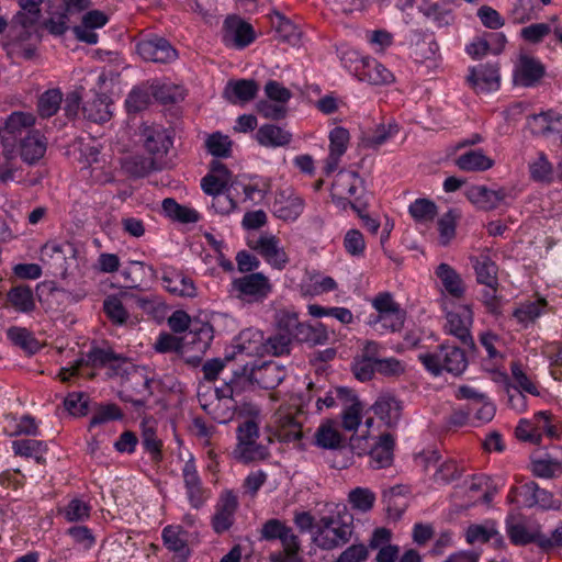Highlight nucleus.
<instances>
[{
    "instance_id": "21",
    "label": "nucleus",
    "mask_w": 562,
    "mask_h": 562,
    "mask_svg": "<svg viewBox=\"0 0 562 562\" xmlns=\"http://www.w3.org/2000/svg\"><path fill=\"white\" fill-rule=\"evenodd\" d=\"M251 248L256 250L271 267L282 270L289 262V258L280 240L273 235H261Z\"/></svg>"
},
{
    "instance_id": "55",
    "label": "nucleus",
    "mask_w": 562,
    "mask_h": 562,
    "mask_svg": "<svg viewBox=\"0 0 562 562\" xmlns=\"http://www.w3.org/2000/svg\"><path fill=\"white\" fill-rule=\"evenodd\" d=\"M123 300L120 293L119 295H109L103 302V310L106 316L112 323L117 325H123L128 318V313L122 302Z\"/></svg>"
},
{
    "instance_id": "37",
    "label": "nucleus",
    "mask_w": 562,
    "mask_h": 562,
    "mask_svg": "<svg viewBox=\"0 0 562 562\" xmlns=\"http://www.w3.org/2000/svg\"><path fill=\"white\" fill-rule=\"evenodd\" d=\"M256 138L265 147H282L290 144L292 134L274 124H265L257 131Z\"/></svg>"
},
{
    "instance_id": "12",
    "label": "nucleus",
    "mask_w": 562,
    "mask_h": 562,
    "mask_svg": "<svg viewBox=\"0 0 562 562\" xmlns=\"http://www.w3.org/2000/svg\"><path fill=\"white\" fill-rule=\"evenodd\" d=\"M35 116L32 113L13 112L5 120V125L0 130V137L4 149L14 147L25 135L32 134L35 130Z\"/></svg>"
},
{
    "instance_id": "29",
    "label": "nucleus",
    "mask_w": 562,
    "mask_h": 562,
    "mask_svg": "<svg viewBox=\"0 0 562 562\" xmlns=\"http://www.w3.org/2000/svg\"><path fill=\"white\" fill-rule=\"evenodd\" d=\"M528 124L536 135L548 137L562 134V115L552 110L529 116Z\"/></svg>"
},
{
    "instance_id": "52",
    "label": "nucleus",
    "mask_w": 562,
    "mask_h": 562,
    "mask_svg": "<svg viewBox=\"0 0 562 562\" xmlns=\"http://www.w3.org/2000/svg\"><path fill=\"white\" fill-rule=\"evenodd\" d=\"M55 11L45 21L44 25L53 35H63L69 29L70 14L59 3H54Z\"/></svg>"
},
{
    "instance_id": "16",
    "label": "nucleus",
    "mask_w": 562,
    "mask_h": 562,
    "mask_svg": "<svg viewBox=\"0 0 562 562\" xmlns=\"http://www.w3.org/2000/svg\"><path fill=\"white\" fill-rule=\"evenodd\" d=\"M182 479L189 504L195 509L201 508L207 501L210 492L204 487L192 457L182 468Z\"/></svg>"
},
{
    "instance_id": "5",
    "label": "nucleus",
    "mask_w": 562,
    "mask_h": 562,
    "mask_svg": "<svg viewBox=\"0 0 562 562\" xmlns=\"http://www.w3.org/2000/svg\"><path fill=\"white\" fill-rule=\"evenodd\" d=\"M200 406L220 424L231 422L237 409H240L249 416H257L259 414V408L255 404L250 402L239 403L237 400L222 397L221 394H216L215 392L214 398H212L211 402H203V397H200Z\"/></svg>"
},
{
    "instance_id": "22",
    "label": "nucleus",
    "mask_w": 562,
    "mask_h": 562,
    "mask_svg": "<svg viewBox=\"0 0 562 562\" xmlns=\"http://www.w3.org/2000/svg\"><path fill=\"white\" fill-rule=\"evenodd\" d=\"M355 75L370 85H385L393 81L392 72L376 59L361 57L355 66Z\"/></svg>"
},
{
    "instance_id": "48",
    "label": "nucleus",
    "mask_w": 562,
    "mask_h": 562,
    "mask_svg": "<svg viewBox=\"0 0 562 562\" xmlns=\"http://www.w3.org/2000/svg\"><path fill=\"white\" fill-rule=\"evenodd\" d=\"M345 408L341 413V425L347 431H356L361 424L363 405L357 395L352 394V400L348 404H344Z\"/></svg>"
},
{
    "instance_id": "26",
    "label": "nucleus",
    "mask_w": 562,
    "mask_h": 562,
    "mask_svg": "<svg viewBox=\"0 0 562 562\" xmlns=\"http://www.w3.org/2000/svg\"><path fill=\"white\" fill-rule=\"evenodd\" d=\"M259 85L252 79L229 80L223 97L233 104L247 103L257 97Z\"/></svg>"
},
{
    "instance_id": "49",
    "label": "nucleus",
    "mask_w": 562,
    "mask_h": 562,
    "mask_svg": "<svg viewBox=\"0 0 562 562\" xmlns=\"http://www.w3.org/2000/svg\"><path fill=\"white\" fill-rule=\"evenodd\" d=\"M8 300L19 312L29 313L35 308L33 292L27 285L12 288L8 292Z\"/></svg>"
},
{
    "instance_id": "10",
    "label": "nucleus",
    "mask_w": 562,
    "mask_h": 562,
    "mask_svg": "<svg viewBox=\"0 0 562 562\" xmlns=\"http://www.w3.org/2000/svg\"><path fill=\"white\" fill-rule=\"evenodd\" d=\"M305 207L304 199L291 187L279 188L272 202V214L284 222H295Z\"/></svg>"
},
{
    "instance_id": "58",
    "label": "nucleus",
    "mask_w": 562,
    "mask_h": 562,
    "mask_svg": "<svg viewBox=\"0 0 562 562\" xmlns=\"http://www.w3.org/2000/svg\"><path fill=\"white\" fill-rule=\"evenodd\" d=\"M510 372H512L513 383L508 384V387L518 389V390H521V392H526L531 395L539 396L540 393L538 391V387L524 372L522 367L519 362L510 363Z\"/></svg>"
},
{
    "instance_id": "15",
    "label": "nucleus",
    "mask_w": 562,
    "mask_h": 562,
    "mask_svg": "<svg viewBox=\"0 0 562 562\" xmlns=\"http://www.w3.org/2000/svg\"><path fill=\"white\" fill-rule=\"evenodd\" d=\"M222 40L226 46L243 49L255 41L252 26L239 16L229 15L223 24Z\"/></svg>"
},
{
    "instance_id": "45",
    "label": "nucleus",
    "mask_w": 562,
    "mask_h": 562,
    "mask_svg": "<svg viewBox=\"0 0 562 562\" xmlns=\"http://www.w3.org/2000/svg\"><path fill=\"white\" fill-rule=\"evenodd\" d=\"M465 538L470 544H474L476 542L484 543L491 539H495L497 543H503V538L496 530L494 522L469 526L465 532Z\"/></svg>"
},
{
    "instance_id": "51",
    "label": "nucleus",
    "mask_w": 562,
    "mask_h": 562,
    "mask_svg": "<svg viewBox=\"0 0 562 562\" xmlns=\"http://www.w3.org/2000/svg\"><path fill=\"white\" fill-rule=\"evenodd\" d=\"M8 338L16 346L33 355L41 348L38 340L33 334L23 327H11L7 330Z\"/></svg>"
},
{
    "instance_id": "8",
    "label": "nucleus",
    "mask_w": 562,
    "mask_h": 562,
    "mask_svg": "<svg viewBox=\"0 0 562 562\" xmlns=\"http://www.w3.org/2000/svg\"><path fill=\"white\" fill-rule=\"evenodd\" d=\"M151 381L150 378L137 370L128 373L119 392L120 400L131 403L137 411L145 407L147 401L153 395Z\"/></svg>"
},
{
    "instance_id": "43",
    "label": "nucleus",
    "mask_w": 562,
    "mask_h": 562,
    "mask_svg": "<svg viewBox=\"0 0 562 562\" xmlns=\"http://www.w3.org/2000/svg\"><path fill=\"white\" fill-rule=\"evenodd\" d=\"M405 318L406 313L401 308L390 313L371 315L369 325H371L375 330L395 333L402 330Z\"/></svg>"
},
{
    "instance_id": "38",
    "label": "nucleus",
    "mask_w": 562,
    "mask_h": 562,
    "mask_svg": "<svg viewBox=\"0 0 562 562\" xmlns=\"http://www.w3.org/2000/svg\"><path fill=\"white\" fill-rule=\"evenodd\" d=\"M122 166L125 172L131 177L143 178L154 170L162 169L165 162L153 159L151 157L136 155L124 159Z\"/></svg>"
},
{
    "instance_id": "13",
    "label": "nucleus",
    "mask_w": 562,
    "mask_h": 562,
    "mask_svg": "<svg viewBox=\"0 0 562 562\" xmlns=\"http://www.w3.org/2000/svg\"><path fill=\"white\" fill-rule=\"evenodd\" d=\"M121 360L123 358L111 349L93 347L83 357L77 359L71 367L61 368L58 376L63 382H67L69 376L77 375L82 367L102 368Z\"/></svg>"
},
{
    "instance_id": "4",
    "label": "nucleus",
    "mask_w": 562,
    "mask_h": 562,
    "mask_svg": "<svg viewBox=\"0 0 562 562\" xmlns=\"http://www.w3.org/2000/svg\"><path fill=\"white\" fill-rule=\"evenodd\" d=\"M306 420L304 411L296 405L281 406L273 415L276 435L280 441L295 442L302 439Z\"/></svg>"
},
{
    "instance_id": "2",
    "label": "nucleus",
    "mask_w": 562,
    "mask_h": 562,
    "mask_svg": "<svg viewBox=\"0 0 562 562\" xmlns=\"http://www.w3.org/2000/svg\"><path fill=\"white\" fill-rule=\"evenodd\" d=\"M418 359L434 375H439L443 370L453 375H460L468 367L464 351L448 344H442L435 352L420 353Z\"/></svg>"
},
{
    "instance_id": "3",
    "label": "nucleus",
    "mask_w": 562,
    "mask_h": 562,
    "mask_svg": "<svg viewBox=\"0 0 562 562\" xmlns=\"http://www.w3.org/2000/svg\"><path fill=\"white\" fill-rule=\"evenodd\" d=\"M237 443L232 454L241 463L261 461L269 457L267 446L258 442L259 426L254 419L240 423L236 429Z\"/></svg>"
},
{
    "instance_id": "61",
    "label": "nucleus",
    "mask_w": 562,
    "mask_h": 562,
    "mask_svg": "<svg viewBox=\"0 0 562 562\" xmlns=\"http://www.w3.org/2000/svg\"><path fill=\"white\" fill-rule=\"evenodd\" d=\"M403 488L401 486H393L382 494V501L386 506L389 516L398 518L401 517L405 503L402 502Z\"/></svg>"
},
{
    "instance_id": "23",
    "label": "nucleus",
    "mask_w": 562,
    "mask_h": 562,
    "mask_svg": "<svg viewBox=\"0 0 562 562\" xmlns=\"http://www.w3.org/2000/svg\"><path fill=\"white\" fill-rule=\"evenodd\" d=\"M381 351V346L375 341H367L360 356L353 359L351 370L361 382L369 381L376 372V356Z\"/></svg>"
},
{
    "instance_id": "31",
    "label": "nucleus",
    "mask_w": 562,
    "mask_h": 562,
    "mask_svg": "<svg viewBox=\"0 0 562 562\" xmlns=\"http://www.w3.org/2000/svg\"><path fill=\"white\" fill-rule=\"evenodd\" d=\"M373 413L387 426L395 427L402 416V403L391 394H383L372 405Z\"/></svg>"
},
{
    "instance_id": "7",
    "label": "nucleus",
    "mask_w": 562,
    "mask_h": 562,
    "mask_svg": "<svg viewBox=\"0 0 562 562\" xmlns=\"http://www.w3.org/2000/svg\"><path fill=\"white\" fill-rule=\"evenodd\" d=\"M232 290L236 296L248 303L263 301L272 291L270 280L261 272H252L234 279Z\"/></svg>"
},
{
    "instance_id": "44",
    "label": "nucleus",
    "mask_w": 562,
    "mask_h": 562,
    "mask_svg": "<svg viewBox=\"0 0 562 562\" xmlns=\"http://www.w3.org/2000/svg\"><path fill=\"white\" fill-rule=\"evenodd\" d=\"M394 438L390 434H384L370 451V458L373 467L376 469L389 467L393 459Z\"/></svg>"
},
{
    "instance_id": "41",
    "label": "nucleus",
    "mask_w": 562,
    "mask_h": 562,
    "mask_svg": "<svg viewBox=\"0 0 562 562\" xmlns=\"http://www.w3.org/2000/svg\"><path fill=\"white\" fill-rule=\"evenodd\" d=\"M456 165L462 171L479 172L492 168L494 160L484 155L482 149H475L460 155L456 160Z\"/></svg>"
},
{
    "instance_id": "47",
    "label": "nucleus",
    "mask_w": 562,
    "mask_h": 562,
    "mask_svg": "<svg viewBox=\"0 0 562 562\" xmlns=\"http://www.w3.org/2000/svg\"><path fill=\"white\" fill-rule=\"evenodd\" d=\"M63 93L59 89H48L43 92L37 101V112L43 119L55 115L60 109Z\"/></svg>"
},
{
    "instance_id": "46",
    "label": "nucleus",
    "mask_w": 562,
    "mask_h": 562,
    "mask_svg": "<svg viewBox=\"0 0 562 562\" xmlns=\"http://www.w3.org/2000/svg\"><path fill=\"white\" fill-rule=\"evenodd\" d=\"M546 306L547 301L544 299L528 301L520 304L519 307L514 311L513 316L518 323L527 326L533 323L544 312Z\"/></svg>"
},
{
    "instance_id": "20",
    "label": "nucleus",
    "mask_w": 562,
    "mask_h": 562,
    "mask_svg": "<svg viewBox=\"0 0 562 562\" xmlns=\"http://www.w3.org/2000/svg\"><path fill=\"white\" fill-rule=\"evenodd\" d=\"M467 196L473 204L484 211L494 210L505 203L508 198H513L512 191L506 188L492 190L485 186L471 187Z\"/></svg>"
},
{
    "instance_id": "11",
    "label": "nucleus",
    "mask_w": 562,
    "mask_h": 562,
    "mask_svg": "<svg viewBox=\"0 0 562 562\" xmlns=\"http://www.w3.org/2000/svg\"><path fill=\"white\" fill-rule=\"evenodd\" d=\"M291 319V312L279 311L276 314V330L272 335L265 338V356L281 357L289 355L294 341L293 329H285L284 323Z\"/></svg>"
},
{
    "instance_id": "35",
    "label": "nucleus",
    "mask_w": 562,
    "mask_h": 562,
    "mask_svg": "<svg viewBox=\"0 0 562 562\" xmlns=\"http://www.w3.org/2000/svg\"><path fill=\"white\" fill-rule=\"evenodd\" d=\"M19 143L20 156L23 161L33 165L38 161L46 151V140L40 131L25 135Z\"/></svg>"
},
{
    "instance_id": "14",
    "label": "nucleus",
    "mask_w": 562,
    "mask_h": 562,
    "mask_svg": "<svg viewBox=\"0 0 562 562\" xmlns=\"http://www.w3.org/2000/svg\"><path fill=\"white\" fill-rule=\"evenodd\" d=\"M140 136L144 147L151 155V158L164 161V157L172 146V138L168 130L157 124H143Z\"/></svg>"
},
{
    "instance_id": "62",
    "label": "nucleus",
    "mask_w": 562,
    "mask_h": 562,
    "mask_svg": "<svg viewBox=\"0 0 562 562\" xmlns=\"http://www.w3.org/2000/svg\"><path fill=\"white\" fill-rule=\"evenodd\" d=\"M460 214L457 210H449L438 221V229L440 234V244L446 246L456 235L457 221Z\"/></svg>"
},
{
    "instance_id": "57",
    "label": "nucleus",
    "mask_w": 562,
    "mask_h": 562,
    "mask_svg": "<svg viewBox=\"0 0 562 562\" xmlns=\"http://www.w3.org/2000/svg\"><path fill=\"white\" fill-rule=\"evenodd\" d=\"M348 502L352 508L367 513L373 508L375 494L367 487H356L348 494Z\"/></svg>"
},
{
    "instance_id": "40",
    "label": "nucleus",
    "mask_w": 562,
    "mask_h": 562,
    "mask_svg": "<svg viewBox=\"0 0 562 562\" xmlns=\"http://www.w3.org/2000/svg\"><path fill=\"white\" fill-rule=\"evenodd\" d=\"M475 270L476 281L485 286H498L496 263L487 256L480 255L471 258Z\"/></svg>"
},
{
    "instance_id": "1",
    "label": "nucleus",
    "mask_w": 562,
    "mask_h": 562,
    "mask_svg": "<svg viewBox=\"0 0 562 562\" xmlns=\"http://www.w3.org/2000/svg\"><path fill=\"white\" fill-rule=\"evenodd\" d=\"M352 518L346 514L336 516H324L317 525L314 542L323 550H331L346 544L352 535Z\"/></svg>"
},
{
    "instance_id": "6",
    "label": "nucleus",
    "mask_w": 562,
    "mask_h": 562,
    "mask_svg": "<svg viewBox=\"0 0 562 562\" xmlns=\"http://www.w3.org/2000/svg\"><path fill=\"white\" fill-rule=\"evenodd\" d=\"M136 52L145 61L157 64H169L178 58V52L170 42L155 34L142 36L136 44Z\"/></svg>"
},
{
    "instance_id": "17",
    "label": "nucleus",
    "mask_w": 562,
    "mask_h": 562,
    "mask_svg": "<svg viewBox=\"0 0 562 562\" xmlns=\"http://www.w3.org/2000/svg\"><path fill=\"white\" fill-rule=\"evenodd\" d=\"M285 329H293L294 341L305 342L310 346L325 345L328 342L329 336L326 327L322 323L314 325L302 323L299 321L296 313L291 312V319L284 323Z\"/></svg>"
},
{
    "instance_id": "54",
    "label": "nucleus",
    "mask_w": 562,
    "mask_h": 562,
    "mask_svg": "<svg viewBox=\"0 0 562 562\" xmlns=\"http://www.w3.org/2000/svg\"><path fill=\"white\" fill-rule=\"evenodd\" d=\"M182 530L180 527L167 526L162 530V540L165 546L173 552L179 553L181 557L187 558L188 547L186 539L181 536Z\"/></svg>"
},
{
    "instance_id": "34",
    "label": "nucleus",
    "mask_w": 562,
    "mask_h": 562,
    "mask_svg": "<svg viewBox=\"0 0 562 562\" xmlns=\"http://www.w3.org/2000/svg\"><path fill=\"white\" fill-rule=\"evenodd\" d=\"M314 443L326 450H339L345 447V437L337 428L335 420L322 423L314 434Z\"/></svg>"
},
{
    "instance_id": "18",
    "label": "nucleus",
    "mask_w": 562,
    "mask_h": 562,
    "mask_svg": "<svg viewBox=\"0 0 562 562\" xmlns=\"http://www.w3.org/2000/svg\"><path fill=\"white\" fill-rule=\"evenodd\" d=\"M473 323V314L468 305L460 306L454 312L447 314V324L445 326L448 334L454 336L460 342L469 348L474 347V340L470 328Z\"/></svg>"
},
{
    "instance_id": "64",
    "label": "nucleus",
    "mask_w": 562,
    "mask_h": 562,
    "mask_svg": "<svg viewBox=\"0 0 562 562\" xmlns=\"http://www.w3.org/2000/svg\"><path fill=\"white\" fill-rule=\"evenodd\" d=\"M530 176L535 181L549 182L552 179L553 168L543 153H539L535 161L529 165Z\"/></svg>"
},
{
    "instance_id": "28",
    "label": "nucleus",
    "mask_w": 562,
    "mask_h": 562,
    "mask_svg": "<svg viewBox=\"0 0 562 562\" xmlns=\"http://www.w3.org/2000/svg\"><path fill=\"white\" fill-rule=\"evenodd\" d=\"M161 280L166 290L171 294L186 297H194L196 295V289L192 279L184 276L181 271L166 268L164 269Z\"/></svg>"
},
{
    "instance_id": "60",
    "label": "nucleus",
    "mask_w": 562,
    "mask_h": 562,
    "mask_svg": "<svg viewBox=\"0 0 562 562\" xmlns=\"http://www.w3.org/2000/svg\"><path fill=\"white\" fill-rule=\"evenodd\" d=\"M536 493L537 483L528 482L519 487H513L509 492V499L525 507H533L537 505Z\"/></svg>"
},
{
    "instance_id": "63",
    "label": "nucleus",
    "mask_w": 562,
    "mask_h": 562,
    "mask_svg": "<svg viewBox=\"0 0 562 562\" xmlns=\"http://www.w3.org/2000/svg\"><path fill=\"white\" fill-rule=\"evenodd\" d=\"M205 145L209 153L214 157L226 158L231 155L232 142L229 137L218 132L210 135Z\"/></svg>"
},
{
    "instance_id": "27",
    "label": "nucleus",
    "mask_w": 562,
    "mask_h": 562,
    "mask_svg": "<svg viewBox=\"0 0 562 562\" xmlns=\"http://www.w3.org/2000/svg\"><path fill=\"white\" fill-rule=\"evenodd\" d=\"M237 506V497L231 491L222 494L212 520L213 528L217 533H222L231 528Z\"/></svg>"
},
{
    "instance_id": "32",
    "label": "nucleus",
    "mask_w": 562,
    "mask_h": 562,
    "mask_svg": "<svg viewBox=\"0 0 562 562\" xmlns=\"http://www.w3.org/2000/svg\"><path fill=\"white\" fill-rule=\"evenodd\" d=\"M234 347L238 353H245L251 357L265 356V336L256 328H247L239 333L235 339Z\"/></svg>"
},
{
    "instance_id": "50",
    "label": "nucleus",
    "mask_w": 562,
    "mask_h": 562,
    "mask_svg": "<svg viewBox=\"0 0 562 562\" xmlns=\"http://www.w3.org/2000/svg\"><path fill=\"white\" fill-rule=\"evenodd\" d=\"M184 339L188 344L196 345L199 351H205L213 339V329L209 323H194Z\"/></svg>"
},
{
    "instance_id": "36",
    "label": "nucleus",
    "mask_w": 562,
    "mask_h": 562,
    "mask_svg": "<svg viewBox=\"0 0 562 562\" xmlns=\"http://www.w3.org/2000/svg\"><path fill=\"white\" fill-rule=\"evenodd\" d=\"M333 190L341 195L348 194L349 196H353V201L358 196H363V199H368L367 192L364 190V181L356 171L347 173L340 172V175L333 184Z\"/></svg>"
},
{
    "instance_id": "19",
    "label": "nucleus",
    "mask_w": 562,
    "mask_h": 562,
    "mask_svg": "<svg viewBox=\"0 0 562 562\" xmlns=\"http://www.w3.org/2000/svg\"><path fill=\"white\" fill-rule=\"evenodd\" d=\"M506 532L516 546L537 543L540 547L541 531L539 526L530 524L521 517L508 516L506 519Z\"/></svg>"
},
{
    "instance_id": "39",
    "label": "nucleus",
    "mask_w": 562,
    "mask_h": 562,
    "mask_svg": "<svg viewBox=\"0 0 562 562\" xmlns=\"http://www.w3.org/2000/svg\"><path fill=\"white\" fill-rule=\"evenodd\" d=\"M110 105L111 102L106 94H95L93 99L83 104V115L91 122L104 123L112 116Z\"/></svg>"
},
{
    "instance_id": "24",
    "label": "nucleus",
    "mask_w": 562,
    "mask_h": 562,
    "mask_svg": "<svg viewBox=\"0 0 562 562\" xmlns=\"http://www.w3.org/2000/svg\"><path fill=\"white\" fill-rule=\"evenodd\" d=\"M544 76V66L536 58L521 55L514 72V83L532 87Z\"/></svg>"
},
{
    "instance_id": "42",
    "label": "nucleus",
    "mask_w": 562,
    "mask_h": 562,
    "mask_svg": "<svg viewBox=\"0 0 562 562\" xmlns=\"http://www.w3.org/2000/svg\"><path fill=\"white\" fill-rule=\"evenodd\" d=\"M445 290L453 297L460 299L464 294V284L460 274L448 263H440L436 269Z\"/></svg>"
},
{
    "instance_id": "56",
    "label": "nucleus",
    "mask_w": 562,
    "mask_h": 562,
    "mask_svg": "<svg viewBox=\"0 0 562 562\" xmlns=\"http://www.w3.org/2000/svg\"><path fill=\"white\" fill-rule=\"evenodd\" d=\"M408 212L416 222L428 223L437 215V205L428 199H417L409 205Z\"/></svg>"
},
{
    "instance_id": "33",
    "label": "nucleus",
    "mask_w": 562,
    "mask_h": 562,
    "mask_svg": "<svg viewBox=\"0 0 562 562\" xmlns=\"http://www.w3.org/2000/svg\"><path fill=\"white\" fill-rule=\"evenodd\" d=\"M251 371L256 384L265 390L277 387L286 375L284 367L273 361L266 362L258 368H251Z\"/></svg>"
},
{
    "instance_id": "25",
    "label": "nucleus",
    "mask_w": 562,
    "mask_h": 562,
    "mask_svg": "<svg viewBox=\"0 0 562 562\" xmlns=\"http://www.w3.org/2000/svg\"><path fill=\"white\" fill-rule=\"evenodd\" d=\"M255 385L257 384L252 379V371H248L247 366H244L240 371H234L233 376L222 387L215 389V393L222 397L236 400V396L254 390Z\"/></svg>"
},
{
    "instance_id": "9",
    "label": "nucleus",
    "mask_w": 562,
    "mask_h": 562,
    "mask_svg": "<svg viewBox=\"0 0 562 562\" xmlns=\"http://www.w3.org/2000/svg\"><path fill=\"white\" fill-rule=\"evenodd\" d=\"M499 63H484L469 68L467 83L477 94L496 91L501 87Z\"/></svg>"
},
{
    "instance_id": "53",
    "label": "nucleus",
    "mask_w": 562,
    "mask_h": 562,
    "mask_svg": "<svg viewBox=\"0 0 562 562\" xmlns=\"http://www.w3.org/2000/svg\"><path fill=\"white\" fill-rule=\"evenodd\" d=\"M397 132L398 125L396 123H390L387 126L379 125L372 134H368L362 138V146L364 148L378 149Z\"/></svg>"
},
{
    "instance_id": "30",
    "label": "nucleus",
    "mask_w": 562,
    "mask_h": 562,
    "mask_svg": "<svg viewBox=\"0 0 562 562\" xmlns=\"http://www.w3.org/2000/svg\"><path fill=\"white\" fill-rule=\"evenodd\" d=\"M329 154L325 160V172L330 175L339 165L340 157L346 153L349 142V132L344 127H335L329 133Z\"/></svg>"
},
{
    "instance_id": "59",
    "label": "nucleus",
    "mask_w": 562,
    "mask_h": 562,
    "mask_svg": "<svg viewBox=\"0 0 562 562\" xmlns=\"http://www.w3.org/2000/svg\"><path fill=\"white\" fill-rule=\"evenodd\" d=\"M91 506L82 499H71L63 509L61 514L68 522L85 521L90 517Z\"/></svg>"
}]
</instances>
